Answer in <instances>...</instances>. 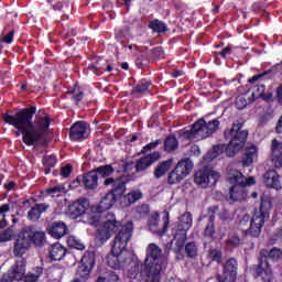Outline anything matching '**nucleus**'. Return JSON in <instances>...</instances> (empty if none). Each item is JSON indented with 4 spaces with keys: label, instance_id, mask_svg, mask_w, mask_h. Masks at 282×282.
Returning <instances> with one entry per match:
<instances>
[{
    "label": "nucleus",
    "instance_id": "f704fd0d",
    "mask_svg": "<svg viewBox=\"0 0 282 282\" xmlns=\"http://www.w3.org/2000/svg\"><path fill=\"white\" fill-rule=\"evenodd\" d=\"M150 86H151V83L148 82L147 79H143L133 88V93L144 94V91H147V89H149Z\"/></svg>",
    "mask_w": 282,
    "mask_h": 282
},
{
    "label": "nucleus",
    "instance_id": "6e6d98bb",
    "mask_svg": "<svg viewBox=\"0 0 282 282\" xmlns=\"http://www.w3.org/2000/svg\"><path fill=\"white\" fill-rule=\"evenodd\" d=\"M230 52H231V50H230V47H225L223 51H221V53H220V56H223V58H226V55L227 54H230Z\"/></svg>",
    "mask_w": 282,
    "mask_h": 282
},
{
    "label": "nucleus",
    "instance_id": "052dcab7",
    "mask_svg": "<svg viewBox=\"0 0 282 282\" xmlns=\"http://www.w3.org/2000/svg\"><path fill=\"white\" fill-rule=\"evenodd\" d=\"M180 76H182V72L176 70V72L173 73V78H177Z\"/></svg>",
    "mask_w": 282,
    "mask_h": 282
},
{
    "label": "nucleus",
    "instance_id": "37998d69",
    "mask_svg": "<svg viewBox=\"0 0 282 282\" xmlns=\"http://www.w3.org/2000/svg\"><path fill=\"white\" fill-rule=\"evenodd\" d=\"M236 107L237 109H246V107H248V100H246V97L238 96L236 98Z\"/></svg>",
    "mask_w": 282,
    "mask_h": 282
},
{
    "label": "nucleus",
    "instance_id": "dca6fc26",
    "mask_svg": "<svg viewBox=\"0 0 282 282\" xmlns=\"http://www.w3.org/2000/svg\"><path fill=\"white\" fill-rule=\"evenodd\" d=\"M144 197L142 189H131L129 193L123 196L120 195L119 204L121 208H129V206H133V204H138L140 199Z\"/></svg>",
    "mask_w": 282,
    "mask_h": 282
},
{
    "label": "nucleus",
    "instance_id": "bf43d9fd",
    "mask_svg": "<svg viewBox=\"0 0 282 282\" xmlns=\"http://www.w3.org/2000/svg\"><path fill=\"white\" fill-rule=\"evenodd\" d=\"M260 78H261V76L256 75L251 79H249V83H257V80L260 79Z\"/></svg>",
    "mask_w": 282,
    "mask_h": 282
},
{
    "label": "nucleus",
    "instance_id": "4be33fe9",
    "mask_svg": "<svg viewBox=\"0 0 282 282\" xmlns=\"http://www.w3.org/2000/svg\"><path fill=\"white\" fill-rule=\"evenodd\" d=\"M160 158V152H153L152 154L142 158L137 162V171H147V169H149L151 164L158 162Z\"/></svg>",
    "mask_w": 282,
    "mask_h": 282
},
{
    "label": "nucleus",
    "instance_id": "f257e3e1",
    "mask_svg": "<svg viewBox=\"0 0 282 282\" xmlns=\"http://www.w3.org/2000/svg\"><path fill=\"white\" fill-rule=\"evenodd\" d=\"M35 113L36 108L29 107L20 110L15 115H3L4 122L18 129L23 134V142L29 147L36 144L39 140H43V137L47 133V129H50V115L40 111L32 122Z\"/></svg>",
    "mask_w": 282,
    "mask_h": 282
},
{
    "label": "nucleus",
    "instance_id": "a211bd4d",
    "mask_svg": "<svg viewBox=\"0 0 282 282\" xmlns=\"http://www.w3.org/2000/svg\"><path fill=\"white\" fill-rule=\"evenodd\" d=\"M87 131H89V126L86 122H75L70 128V140H85L89 135Z\"/></svg>",
    "mask_w": 282,
    "mask_h": 282
},
{
    "label": "nucleus",
    "instance_id": "680f3d73",
    "mask_svg": "<svg viewBox=\"0 0 282 282\" xmlns=\"http://www.w3.org/2000/svg\"><path fill=\"white\" fill-rule=\"evenodd\" d=\"M122 69H129V63L121 64Z\"/></svg>",
    "mask_w": 282,
    "mask_h": 282
},
{
    "label": "nucleus",
    "instance_id": "7c9ffc66",
    "mask_svg": "<svg viewBox=\"0 0 282 282\" xmlns=\"http://www.w3.org/2000/svg\"><path fill=\"white\" fill-rule=\"evenodd\" d=\"M56 155L54 154H50V155H45L43 158V164L45 166V173L46 175L50 173V169H54V166H56Z\"/></svg>",
    "mask_w": 282,
    "mask_h": 282
},
{
    "label": "nucleus",
    "instance_id": "58836bf2",
    "mask_svg": "<svg viewBox=\"0 0 282 282\" xmlns=\"http://www.w3.org/2000/svg\"><path fill=\"white\" fill-rule=\"evenodd\" d=\"M151 30L154 32H166V25L158 20L150 23Z\"/></svg>",
    "mask_w": 282,
    "mask_h": 282
},
{
    "label": "nucleus",
    "instance_id": "393cba45",
    "mask_svg": "<svg viewBox=\"0 0 282 282\" xmlns=\"http://www.w3.org/2000/svg\"><path fill=\"white\" fill-rule=\"evenodd\" d=\"M268 188H279V173L274 170H270L264 174L263 180Z\"/></svg>",
    "mask_w": 282,
    "mask_h": 282
},
{
    "label": "nucleus",
    "instance_id": "ea45409f",
    "mask_svg": "<svg viewBox=\"0 0 282 282\" xmlns=\"http://www.w3.org/2000/svg\"><path fill=\"white\" fill-rule=\"evenodd\" d=\"M12 237H14V231L12 229H6L0 234L1 243H6V241H11Z\"/></svg>",
    "mask_w": 282,
    "mask_h": 282
},
{
    "label": "nucleus",
    "instance_id": "423d86ee",
    "mask_svg": "<svg viewBox=\"0 0 282 282\" xmlns=\"http://www.w3.org/2000/svg\"><path fill=\"white\" fill-rule=\"evenodd\" d=\"M32 243L35 246H43L45 243V232L34 231L32 229L22 230L17 239L13 253L15 257H23Z\"/></svg>",
    "mask_w": 282,
    "mask_h": 282
},
{
    "label": "nucleus",
    "instance_id": "6ab92c4d",
    "mask_svg": "<svg viewBox=\"0 0 282 282\" xmlns=\"http://www.w3.org/2000/svg\"><path fill=\"white\" fill-rule=\"evenodd\" d=\"M88 209L89 200L82 199L68 206V214L72 217V219H77V217L85 215V212H87Z\"/></svg>",
    "mask_w": 282,
    "mask_h": 282
},
{
    "label": "nucleus",
    "instance_id": "774afa93",
    "mask_svg": "<svg viewBox=\"0 0 282 282\" xmlns=\"http://www.w3.org/2000/svg\"><path fill=\"white\" fill-rule=\"evenodd\" d=\"M252 197H257V193H253V194H252Z\"/></svg>",
    "mask_w": 282,
    "mask_h": 282
},
{
    "label": "nucleus",
    "instance_id": "5701e85b",
    "mask_svg": "<svg viewBox=\"0 0 282 282\" xmlns=\"http://www.w3.org/2000/svg\"><path fill=\"white\" fill-rule=\"evenodd\" d=\"M48 235L53 237L54 239H61L62 237H65L67 235V225L65 223H53L48 227Z\"/></svg>",
    "mask_w": 282,
    "mask_h": 282
},
{
    "label": "nucleus",
    "instance_id": "20e7f679",
    "mask_svg": "<svg viewBox=\"0 0 282 282\" xmlns=\"http://www.w3.org/2000/svg\"><path fill=\"white\" fill-rule=\"evenodd\" d=\"M225 138L229 140V144L214 147L213 150L207 153V160H215V158H219L224 152H226L228 158H232V155L239 153V151L243 149V144H246L248 131L241 130L238 124H234L231 129L225 131Z\"/></svg>",
    "mask_w": 282,
    "mask_h": 282
},
{
    "label": "nucleus",
    "instance_id": "09e8293b",
    "mask_svg": "<svg viewBox=\"0 0 282 282\" xmlns=\"http://www.w3.org/2000/svg\"><path fill=\"white\" fill-rule=\"evenodd\" d=\"M138 272H139L138 264H133L131 270L128 272V276L130 279H135V276H138Z\"/></svg>",
    "mask_w": 282,
    "mask_h": 282
},
{
    "label": "nucleus",
    "instance_id": "69168bd1",
    "mask_svg": "<svg viewBox=\"0 0 282 282\" xmlns=\"http://www.w3.org/2000/svg\"><path fill=\"white\" fill-rule=\"evenodd\" d=\"M264 100H270V98H272V94H270L269 96H263Z\"/></svg>",
    "mask_w": 282,
    "mask_h": 282
},
{
    "label": "nucleus",
    "instance_id": "864d4df0",
    "mask_svg": "<svg viewBox=\"0 0 282 282\" xmlns=\"http://www.w3.org/2000/svg\"><path fill=\"white\" fill-rule=\"evenodd\" d=\"M254 184V177L250 176L249 178L245 177V183L243 187L246 188L247 186H252Z\"/></svg>",
    "mask_w": 282,
    "mask_h": 282
},
{
    "label": "nucleus",
    "instance_id": "49530a36",
    "mask_svg": "<svg viewBox=\"0 0 282 282\" xmlns=\"http://www.w3.org/2000/svg\"><path fill=\"white\" fill-rule=\"evenodd\" d=\"M61 175L62 177H69V175H72V165H65L62 167Z\"/></svg>",
    "mask_w": 282,
    "mask_h": 282
},
{
    "label": "nucleus",
    "instance_id": "39448f33",
    "mask_svg": "<svg viewBox=\"0 0 282 282\" xmlns=\"http://www.w3.org/2000/svg\"><path fill=\"white\" fill-rule=\"evenodd\" d=\"M160 257H162V250L160 247L155 243H150L147 249V258L144 262L148 282H160V273L163 268Z\"/></svg>",
    "mask_w": 282,
    "mask_h": 282
},
{
    "label": "nucleus",
    "instance_id": "8fccbe9b",
    "mask_svg": "<svg viewBox=\"0 0 282 282\" xmlns=\"http://www.w3.org/2000/svg\"><path fill=\"white\" fill-rule=\"evenodd\" d=\"M14 41V31H10L7 35L3 36V43H12Z\"/></svg>",
    "mask_w": 282,
    "mask_h": 282
},
{
    "label": "nucleus",
    "instance_id": "a19ab883",
    "mask_svg": "<svg viewBox=\"0 0 282 282\" xmlns=\"http://www.w3.org/2000/svg\"><path fill=\"white\" fill-rule=\"evenodd\" d=\"M162 144V140H156L154 142L148 143L142 149V153H149V151H153V149H158V145Z\"/></svg>",
    "mask_w": 282,
    "mask_h": 282
},
{
    "label": "nucleus",
    "instance_id": "f3484780",
    "mask_svg": "<svg viewBox=\"0 0 282 282\" xmlns=\"http://www.w3.org/2000/svg\"><path fill=\"white\" fill-rule=\"evenodd\" d=\"M256 279L258 282H272L274 276L272 275V269L268 260H261L260 264L256 269Z\"/></svg>",
    "mask_w": 282,
    "mask_h": 282
},
{
    "label": "nucleus",
    "instance_id": "de8ad7c7",
    "mask_svg": "<svg viewBox=\"0 0 282 282\" xmlns=\"http://www.w3.org/2000/svg\"><path fill=\"white\" fill-rule=\"evenodd\" d=\"M228 246H239L240 240L238 236H230L229 239L227 240Z\"/></svg>",
    "mask_w": 282,
    "mask_h": 282
},
{
    "label": "nucleus",
    "instance_id": "6e6552de",
    "mask_svg": "<svg viewBox=\"0 0 282 282\" xmlns=\"http://www.w3.org/2000/svg\"><path fill=\"white\" fill-rule=\"evenodd\" d=\"M25 265L28 262L25 259L21 258L15 262V265L11 268L4 275H2L0 282H12V281H23L24 282H36L39 281V275L26 274Z\"/></svg>",
    "mask_w": 282,
    "mask_h": 282
},
{
    "label": "nucleus",
    "instance_id": "13d9d810",
    "mask_svg": "<svg viewBox=\"0 0 282 282\" xmlns=\"http://www.w3.org/2000/svg\"><path fill=\"white\" fill-rule=\"evenodd\" d=\"M249 220H250V216L245 215V216L242 217V219L240 220V224H246V221H249Z\"/></svg>",
    "mask_w": 282,
    "mask_h": 282
},
{
    "label": "nucleus",
    "instance_id": "4d7b16f0",
    "mask_svg": "<svg viewBox=\"0 0 282 282\" xmlns=\"http://www.w3.org/2000/svg\"><path fill=\"white\" fill-rule=\"evenodd\" d=\"M4 187L7 188V191H12V188H14V182L4 184Z\"/></svg>",
    "mask_w": 282,
    "mask_h": 282
},
{
    "label": "nucleus",
    "instance_id": "0eeeda50",
    "mask_svg": "<svg viewBox=\"0 0 282 282\" xmlns=\"http://www.w3.org/2000/svg\"><path fill=\"white\" fill-rule=\"evenodd\" d=\"M217 129H219V120H213L206 123L204 119H199L191 130L183 131V138H188L189 140L198 138L199 140H204V138H208V135L215 133Z\"/></svg>",
    "mask_w": 282,
    "mask_h": 282
},
{
    "label": "nucleus",
    "instance_id": "2eb2a0df",
    "mask_svg": "<svg viewBox=\"0 0 282 282\" xmlns=\"http://www.w3.org/2000/svg\"><path fill=\"white\" fill-rule=\"evenodd\" d=\"M96 263V257L91 252H86L80 261V264L77 269V276L79 279H75L72 282H84L86 279H89V274H91V270L94 269V264Z\"/></svg>",
    "mask_w": 282,
    "mask_h": 282
},
{
    "label": "nucleus",
    "instance_id": "2f4dec72",
    "mask_svg": "<svg viewBox=\"0 0 282 282\" xmlns=\"http://www.w3.org/2000/svg\"><path fill=\"white\" fill-rule=\"evenodd\" d=\"M67 243L69 248H75V250H85V243L76 236H68Z\"/></svg>",
    "mask_w": 282,
    "mask_h": 282
},
{
    "label": "nucleus",
    "instance_id": "0e129e2a",
    "mask_svg": "<svg viewBox=\"0 0 282 282\" xmlns=\"http://www.w3.org/2000/svg\"><path fill=\"white\" fill-rule=\"evenodd\" d=\"M88 69H90V72H95V69H98V67H96V66H89Z\"/></svg>",
    "mask_w": 282,
    "mask_h": 282
},
{
    "label": "nucleus",
    "instance_id": "473e14b6",
    "mask_svg": "<svg viewBox=\"0 0 282 282\" xmlns=\"http://www.w3.org/2000/svg\"><path fill=\"white\" fill-rule=\"evenodd\" d=\"M178 143H177V139L175 137H169L165 140L164 143V150L167 151V153H171V151H175V149H177Z\"/></svg>",
    "mask_w": 282,
    "mask_h": 282
},
{
    "label": "nucleus",
    "instance_id": "c03bdc74",
    "mask_svg": "<svg viewBox=\"0 0 282 282\" xmlns=\"http://www.w3.org/2000/svg\"><path fill=\"white\" fill-rule=\"evenodd\" d=\"M209 257H210L212 261H217V263H219V261H221V252L219 250H216V249L210 250Z\"/></svg>",
    "mask_w": 282,
    "mask_h": 282
},
{
    "label": "nucleus",
    "instance_id": "f03ea898",
    "mask_svg": "<svg viewBox=\"0 0 282 282\" xmlns=\"http://www.w3.org/2000/svg\"><path fill=\"white\" fill-rule=\"evenodd\" d=\"M133 237V223H126L115 237L111 253L107 257L109 268L124 270L131 263V253L127 250V243Z\"/></svg>",
    "mask_w": 282,
    "mask_h": 282
},
{
    "label": "nucleus",
    "instance_id": "e2e57ef3",
    "mask_svg": "<svg viewBox=\"0 0 282 282\" xmlns=\"http://www.w3.org/2000/svg\"><path fill=\"white\" fill-rule=\"evenodd\" d=\"M135 140H138V135H132L130 142H135Z\"/></svg>",
    "mask_w": 282,
    "mask_h": 282
},
{
    "label": "nucleus",
    "instance_id": "1a4fd4ad",
    "mask_svg": "<svg viewBox=\"0 0 282 282\" xmlns=\"http://www.w3.org/2000/svg\"><path fill=\"white\" fill-rule=\"evenodd\" d=\"M246 176L239 171H231L229 174V184L231 188L229 191L230 199L232 202H243L248 197V191L243 187Z\"/></svg>",
    "mask_w": 282,
    "mask_h": 282
},
{
    "label": "nucleus",
    "instance_id": "72a5a7b5",
    "mask_svg": "<svg viewBox=\"0 0 282 282\" xmlns=\"http://www.w3.org/2000/svg\"><path fill=\"white\" fill-rule=\"evenodd\" d=\"M46 193L50 197H61V195H63V193H65V186L57 185L53 188L46 189Z\"/></svg>",
    "mask_w": 282,
    "mask_h": 282
},
{
    "label": "nucleus",
    "instance_id": "b1692460",
    "mask_svg": "<svg viewBox=\"0 0 282 282\" xmlns=\"http://www.w3.org/2000/svg\"><path fill=\"white\" fill-rule=\"evenodd\" d=\"M224 276L226 281H234L237 279V260L229 259L224 265Z\"/></svg>",
    "mask_w": 282,
    "mask_h": 282
},
{
    "label": "nucleus",
    "instance_id": "a18cd8bd",
    "mask_svg": "<svg viewBox=\"0 0 282 282\" xmlns=\"http://www.w3.org/2000/svg\"><path fill=\"white\" fill-rule=\"evenodd\" d=\"M259 149L257 148V145L251 144L247 148V155H251V158H254V155H257Z\"/></svg>",
    "mask_w": 282,
    "mask_h": 282
},
{
    "label": "nucleus",
    "instance_id": "cd10ccee",
    "mask_svg": "<svg viewBox=\"0 0 282 282\" xmlns=\"http://www.w3.org/2000/svg\"><path fill=\"white\" fill-rule=\"evenodd\" d=\"M50 257L52 261H61V259L65 257V247H63L61 243L53 245L50 251Z\"/></svg>",
    "mask_w": 282,
    "mask_h": 282
},
{
    "label": "nucleus",
    "instance_id": "412c9836",
    "mask_svg": "<svg viewBox=\"0 0 282 282\" xmlns=\"http://www.w3.org/2000/svg\"><path fill=\"white\" fill-rule=\"evenodd\" d=\"M193 228V216L191 213L183 214L177 224V230H180L183 239H186V232Z\"/></svg>",
    "mask_w": 282,
    "mask_h": 282
},
{
    "label": "nucleus",
    "instance_id": "79ce46f5",
    "mask_svg": "<svg viewBox=\"0 0 282 282\" xmlns=\"http://www.w3.org/2000/svg\"><path fill=\"white\" fill-rule=\"evenodd\" d=\"M282 257L281 249L273 248L269 252V259H272L273 261H279V259Z\"/></svg>",
    "mask_w": 282,
    "mask_h": 282
},
{
    "label": "nucleus",
    "instance_id": "f8f14e48",
    "mask_svg": "<svg viewBox=\"0 0 282 282\" xmlns=\"http://www.w3.org/2000/svg\"><path fill=\"white\" fill-rule=\"evenodd\" d=\"M169 214H165L163 219H160V214L158 212L152 213L147 220V228L152 235L158 237H164L169 230Z\"/></svg>",
    "mask_w": 282,
    "mask_h": 282
},
{
    "label": "nucleus",
    "instance_id": "c9c22d12",
    "mask_svg": "<svg viewBox=\"0 0 282 282\" xmlns=\"http://www.w3.org/2000/svg\"><path fill=\"white\" fill-rule=\"evenodd\" d=\"M185 252L187 257H191V258L197 257V245H195V242H188L185 246Z\"/></svg>",
    "mask_w": 282,
    "mask_h": 282
},
{
    "label": "nucleus",
    "instance_id": "9b49d317",
    "mask_svg": "<svg viewBox=\"0 0 282 282\" xmlns=\"http://www.w3.org/2000/svg\"><path fill=\"white\" fill-rule=\"evenodd\" d=\"M122 224L120 221L116 220L115 217L111 219H107L102 221V217L100 218V223L98 226H95L97 229L96 240L99 243H106V241H109L111 239V236L118 232L120 228H122Z\"/></svg>",
    "mask_w": 282,
    "mask_h": 282
},
{
    "label": "nucleus",
    "instance_id": "c756f323",
    "mask_svg": "<svg viewBox=\"0 0 282 282\" xmlns=\"http://www.w3.org/2000/svg\"><path fill=\"white\" fill-rule=\"evenodd\" d=\"M205 237L215 238V239H221V234H216L215 231V220L213 218H209V221L205 228Z\"/></svg>",
    "mask_w": 282,
    "mask_h": 282
},
{
    "label": "nucleus",
    "instance_id": "ddd939ff",
    "mask_svg": "<svg viewBox=\"0 0 282 282\" xmlns=\"http://www.w3.org/2000/svg\"><path fill=\"white\" fill-rule=\"evenodd\" d=\"M193 171V161L183 159L169 175V184H178Z\"/></svg>",
    "mask_w": 282,
    "mask_h": 282
},
{
    "label": "nucleus",
    "instance_id": "5fc2aeb1",
    "mask_svg": "<svg viewBox=\"0 0 282 282\" xmlns=\"http://www.w3.org/2000/svg\"><path fill=\"white\" fill-rule=\"evenodd\" d=\"M120 280V278L118 276V274L111 272L109 275H108V281L109 282H118Z\"/></svg>",
    "mask_w": 282,
    "mask_h": 282
},
{
    "label": "nucleus",
    "instance_id": "c85d7f7f",
    "mask_svg": "<svg viewBox=\"0 0 282 282\" xmlns=\"http://www.w3.org/2000/svg\"><path fill=\"white\" fill-rule=\"evenodd\" d=\"M173 164V159H169L167 161H164L161 163L154 171L155 177H162L169 172V169H171V165Z\"/></svg>",
    "mask_w": 282,
    "mask_h": 282
},
{
    "label": "nucleus",
    "instance_id": "bb28decb",
    "mask_svg": "<svg viewBox=\"0 0 282 282\" xmlns=\"http://www.w3.org/2000/svg\"><path fill=\"white\" fill-rule=\"evenodd\" d=\"M84 185L86 188H90L94 191V188L98 187V173L96 171L89 172L84 176Z\"/></svg>",
    "mask_w": 282,
    "mask_h": 282
},
{
    "label": "nucleus",
    "instance_id": "e433bc0d",
    "mask_svg": "<svg viewBox=\"0 0 282 282\" xmlns=\"http://www.w3.org/2000/svg\"><path fill=\"white\" fill-rule=\"evenodd\" d=\"M6 213H10V205L8 204L0 207V228L6 226Z\"/></svg>",
    "mask_w": 282,
    "mask_h": 282
},
{
    "label": "nucleus",
    "instance_id": "7ed1b4c3",
    "mask_svg": "<svg viewBox=\"0 0 282 282\" xmlns=\"http://www.w3.org/2000/svg\"><path fill=\"white\" fill-rule=\"evenodd\" d=\"M104 184L105 186H112V193H108L97 205L91 207L93 214L88 219L90 226H100L102 214L107 213V210H111L113 204H116V199H118L120 195H124L127 191L124 182L120 178H107Z\"/></svg>",
    "mask_w": 282,
    "mask_h": 282
},
{
    "label": "nucleus",
    "instance_id": "9d476101",
    "mask_svg": "<svg viewBox=\"0 0 282 282\" xmlns=\"http://www.w3.org/2000/svg\"><path fill=\"white\" fill-rule=\"evenodd\" d=\"M272 209V202L270 199H263L261 202L260 208L253 212V216L251 218V226L249 229L250 235L252 237H259L261 234V228H263V221L268 214Z\"/></svg>",
    "mask_w": 282,
    "mask_h": 282
},
{
    "label": "nucleus",
    "instance_id": "4468645a",
    "mask_svg": "<svg viewBox=\"0 0 282 282\" xmlns=\"http://www.w3.org/2000/svg\"><path fill=\"white\" fill-rule=\"evenodd\" d=\"M219 177V173L215 170H199L194 176V182L199 188H208V186H215Z\"/></svg>",
    "mask_w": 282,
    "mask_h": 282
},
{
    "label": "nucleus",
    "instance_id": "338daca9",
    "mask_svg": "<svg viewBox=\"0 0 282 282\" xmlns=\"http://www.w3.org/2000/svg\"><path fill=\"white\" fill-rule=\"evenodd\" d=\"M112 69L113 68L111 67V65H108L107 68H106L107 72H112Z\"/></svg>",
    "mask_w": 282,
    "mask_h": 282
},
{
    "label": "nucleus",
    "instance_id": "aec40b11",
    "mask_svg": "<svg viewBox=\"0 0 282 282\" xmlns=\"http://www.w3.org/2000/svg\"><path fill=\"white\" fill-rule=\"evenodd\" d=\"M271 160L276 166V169H281L282 166V142L276 139H273L271 142Z\"/></svg>",
    "mask_w": 282,
    "mask_h": 282
},
{
    "label": "nucleus",
    "instance_id": "603ef678",
    "mask_svg": "<svg viewBox=\"0 0 282 282\" xmlns=\"http://www.w3.org/2000/svg\"><path fill=\"white\" fill-rule=\"evenodd\" d=\"M72 94H73V98H74V100H76V102H80V100H83V93H80L79 90L74 89L72 91Z\"/></svg>",
    "mask_w": 282,
    "mask_h": 282
},
{
    "label": "nucleus",
    "instance_id": "4c0bfd02",
    "mask_svg": "<svg viewBox=\"0 0 282 282\" xmlns=\"http://www.w3.org/2000/svg\"><path fill=\"white\" fill-rule=\"evenodd\" d=\"M96 171L97 173H99L100 176L109 177V175L113 173V167H111V165H105V166L97 167Z\"/></svg>",
    "mask_w": 282,
    "mask_h": 282
},
{
    "label": "nucleus",
    "instance_id": "3c124183",
    "mask_svg": "<svg viewBox=\"0 0 282 282\" xmlns=\"http://www.w3.org/2000/svg\"><path fill=\"white\" fill-rule=\"evenodd\" d=\"M254 162V156H251L250 154H246L245 159L242 160L243 166H250Z\"/></svg>",
    "mask_w": 282,
    "mask_h": 282
},
{
    "label": "nucleus",
    "instance_id": "a878e982",
    "mask_svg": "<svg viewBox=\"0 0 282 282\" xmlns=\"http://www.w3.org/2000/svg\"><path fill=\"white\" fill-rule=\"evenodd\" d=\"M47 208H50V206H47L46 204L35 205L31 208V210H29L28 218L31 221H39V219L41 218V214L45 213Z\"/></svg>",
    "mask_w": 282,
    "mask_h": 282
}]
</instances>
